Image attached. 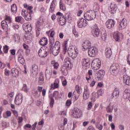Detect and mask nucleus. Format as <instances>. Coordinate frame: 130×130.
<instances>
[{
    "instance_id": "obj_20",
    "label": "nucleus",
    "mask_w": 130,
    "mask_h": 130,
    "mask_svg": "<svg viewBox=\"0 0 130 130\" xmlns=\"http://www.w3.org/2000/svg\"><path fill=\"white\" fill-rule=\"evenodd\" d=\"M52 74V72L51 69L47 68L45 71V76L47 80H49L51 78V75Z\"/></svg>"
},
{
    "instance_id": "obj_44",
    "label": "nucleus",
    "mask_w": 130,
    "mask_h": 130,
    "mask_svg": "<svg viewBox=\"0 0 130 130\" xmlns=\"http://www.w3.org/2000/svg\"><path fill=\"white\" fill-rule=\"evenodd\" d=\"M53 48L56 49H60V43L58 41L56 42Z\"/></svg>"
},
{
    "instance_id": "obj_51",
    "label": "nucleus",
    "mask_w": 130,
    "mask_h": 130,
    "mask_svg": "<svg viewBox=\"0 0 130 130\" xmlns=\"http://www.w3.org/2000/svg\"><path fill=\"white\" fill-rule=\"evenodd\" d=\"M3 51L4 53H8L9 51V47L7 45H5L3 47Z\"/></svg>"
},
{
    "instance_id": "obj_40",
    "label": "nucleus",
    "mask_w": 130,
    "mask_h": 130,
    "mask_svg": "<svg viewBox=\"0 0 130 130\" xmlns=\"http://www.w3.org/2000/svg\"><path fill=\"white\" fill-rule=\"evenodd\" d=\"M54 8H55V4H54V1H53L51 3V6L49 9V12H50V13H53V11H54Z\"/></svg>"
},
{
    "instance_id": "obj_34",
    "label": "nucleus",
    "mask_w": 130,
    "mask_h": 130,
    "mask_svg": "<svg viewBox=\"0 0 130 130\" xmlns=\"http://www.w3.org/2000/svg\"><path fill=\"white\" fill-rule=\"evenodd\" d=\"M106 56L107 58H109L112 55V51L111 48H107L105 50Z\"/></svg>"
},
{
    "instance_id": "obj_26",
    "label": "nucleus",
    "mask_w": 130,
    "mask_h": 130,
    "mask_svg": "<svg viewBox=\"0 0 130 130\" xmlns=\"http://www.w3.org/2000/svg\"><path fill=\"white\" fill-rule=\"evenodd\" d=\"M1 25L3 30L5 31H8L9 29V25H8V22L6 20H3L1 22Z\"/></svg>"
},
{
    "instance_id": "obj_25",
    "label": "nucleus",
    "mask_w": 130,
    "mask_h": 130,
    "mask_svg": "<svg viewBox=\"0 0 130 130\" xmlns=\"http://www.w3.org/2000/svg\"><path fill=\"white\" fill-rule=\"evenodd\" d=\"M90 96V91L88 89H85L84 92L83 94V99L84 100H88Z\"/></svg>"
},
{
    "instance_id": "obj_39",
    "label": "nucleus",
    "mask_w": 130,
    "mask_h": 130,
    "mask_svg": "<svg viewBox=\"0 0 130 130\" xmlns=\"http://www.w3.org/2000/svg\"><path fill=\"white\" fill-rule=\"evenodd\" d=\"M52 54H53V55H57V54H58V53H59V49H57L55 48H52Z\"/></svg>"
},
{
    "instance_id": "obj_1",
    "label": "nucleus",
    "mask_w": 130,
    "mask_h": 130,
    "mask_svg": "<svg viewBox=\"0 0 130 130\" xmlns=\"http://www.w3.org/2000/svg\"><path fill=\"white\" fill-rule=\"evenodd\" d=\"M84 18L87 21H92L96 18V12L93 10H89L84 14Z\"/></svg>"
},
{
    "instance_id": "obj_53",
    "label": "nucleus",
    "mask_w": 130,
    "mask_h": 130,
    "mask_svg": "<svg viewBox=\"0 0 130 130\" xmlns=\"http://www.w3.org/2000/svg\"><path fill=\"white\" fill-rule=\"evenodd\" d=\"M121 75H124L126 74V68L123 67L120 71Z\"/></svg>"
},
{
    "instance_id": "obj_46",
    "label": "nucleus",
    "mask_w": 130,
    "mask_h": 130,
    "mask_svg": "<svg viewBox=\"0 0 130 130\" xmlns=\"http://www.w3.org/2000/svg\"><path fill=\"white\" fill-rule=\"evenodd\" d=\"M63 49L64 54H66V52L68 51V46L67 45V42L64 43V45H63Z\"/></svg>"
},
{
    "instance_id": "obj_28",
    "label": "nucleus",
    "mask_w": 130,
    "mask_h": 130,
    "mask_svg": "<svg viewBox=\"0 0 130 130\" xmlns=\"http://www.w3.org/2000/svg\"><path fill=\"white\" fill-rule=\"evenodd\" d=\"M11 73L12 74L13 77L17 78L19 76V70L16 68H12L11 70Z\"/></svg>"
},
{
    "instance_id": "obj_12",
    "label": "nucleus",
    "mask_w": 130,
    "mask_h": 130,
    "mask_svg": "<svg viewBox=\"0 0 130 130\" xmlns=\"http://www.w3.org/2000/svg\"><path fill=\"white\" fill-rule=\"evenodd\" d=\"M82 46L83 48V50L84 51L87 50H89L90 48H92V44H91V42L89 41H86L84 42Z\"/></svg>"
},
{
    "instance_id": "obj_11",
    "label": "nucleus",
    "mask_w": 130,
    "mask_h": 130,
    "mask_svg": "<svg viewBox=\"0 0 130 130\" xmlns=\"http://www.w3.org/2000/svg\"><path fill=\"white\" fill-rule=\"evenodd\" d=\"M114 25H115V21L113 19L108 20L105 23V25L108 29L113 28Z\"/></svg>"
},
{
    "instance_id": "obj_41",
    "label": "nucleus",
    "mask_w": 130,
    "mask_h": 130,
    "mask_svg": "<svg viewBox=\"0 0 130 130\" xmlns=\"http://www.w3.org/2000/svg\"><path fill=\"white\" fill-rule=\"evenodd\" d=\"M4 21H6L8 24H11L12 23V18L11 16L6 15L5 16V20Z\"/></svg>"
},
{
    "instance_id": "obj_57",
    "label": "nucleus",
    "mask_w": 130,
    "mask_h": 130,
    "mask_svg": "<svg viewBox=\"0 0 130 130\" xmlns=\"http://www.w3.org/2000/svg\"><path fill=\"white\" fill-rule=\"evenodd\" d=\"M34 96L36 97V98H38L40 96V92L38 91H35L34 93Z\"/></svg>"
},
{
    "instance_id": "obj_55",
    "label": "nucleus",
    "mask_w": 130,
    "mask_h": 130,
    "mask_svg": "<svg viewBox=\"0 0 130 130\" xmlns=\"http://www.w3.org/2000/svg\"><path fill=\"white\" fill-rule=\"evenodd\" d=\"M87 109H88V110H91V109H92V102H89L88 103V105H87Z\"/></svg>"
},
{
    "instance_id": "obj_63",
    "label": "nucleus",
    "mask_w": 130,
    "mask_h": 130,
    "mask_svg": "<svg viewBox=\"0 0 130 130\" xmlns=\"http://www.w3.org/2000/svg\"><path fill=\"white\" fill-rule=\"evenodd\" d=\"M91 78H92V76L91 75H89V74H88L86 77V79L87 80L88 83H89V81L90 80H91Z\"/></svg>"
},
{
    "instance_id": "obj_37",
    "label": "nucleus",
    "mask_w": 130,
    "mask_h": 130,
    "mask_svg": "<svg viewBox=\"0 0 130 130\" xmlns=\"http://www.w3.org/2000/svg\"><path fill=\"white\" fill-rule=\"evenodd\" d=\"M11 11L13 14H17L18 9H17V5L16 4H13L11 6Z\"/></svg>"
},
{
    "instance_id": "obj_33",
    "label": "nucleus",
    "mask_w": 130,
    "mask_h": 130,
    "mask_svg": "<svg viewBox=\"0 0 130 130\" xmlns=\"http://www.w3.org/2000/svg\"><path fill=\"white\" fill-rule=\"evenodd\" d=\"M47 43H48V40L46 38H43L40 41V44L42 46L47 45Z\"/></svg>"
},
{
    "instance_id": "obj_10",
    "label": "nucleus",
    "mask_w": 130,
    "mask_h": 130,
    "mask_svg": "<svg viewBox=\"0 0 130 130\" xmlns=\"http://www.w3.org/2000/svg\"><path fill=\"white\" fill-rule=\"evenodd\" d=\"M127 21L125 18H123L121 22L118 23V28L119 30H123L126 27Z\"/></svg>"
},
{
    "instance_id": "obj_13",
    "label": "nucleus",
    "mask_w": 130,
    "mask_h": 130,
    "mask_svg": "<svg viewBox=\"0 0 130 130\" xmlns=\"http://www.w3.org/2000/svg\"><path fill=\"white\" fill-rule=\"evenodd\" d=\"M87 21L84 18H80L77 22V26L79 28H83V27H85Z\"/></svg>"
},
{
    "instance_id": "obj_47",
    "label": "nucleus",
    "mask_w": 130,
    "mask_h": 130,
    "mask_svg": "<svg viewBox=\"0 0 130 130\" xmlns=\"http://www.w3.org/2000/svg\"><path fill=\"white\" fill-rule=\"evenodd\" d=\"M14 39L15 40V42L19 43L20 42V40L21 39V38L18 35H15Z\"/></svg>"
},
{
    "instance_id": "obj_59",
    "label": "nucleus",
    "mask_w": 130,
    "mask_h": 130,
    "mask_svg": "<svg viewBox=\"0 0 130 130\" xmlns=\"http://www.w3.org/2000/svg\"><path fill=\"white\" fill-rule=\"evenodd\" d=\"M76 90L78 94H81V89H80V87L78 85L76 86Z\"/></svg>"
},
{
    "instance_id": "obj_62",
    "label": "nucleus",
    "mask_w": 130,
    "mask_h": 130,
    "mask_svg": "<svg viewBox=\"0 0 130 130\" xmlns=\"http://www.w3.org/2000/svg\"><path fill=\"white\" fill-rule=\"evenodd\" d=\"M0 68L2 69V70L5 69V68H6V64L2 62V61H0Z\"/></svg>"
},
{
    "instance_id": "obj_36",
    "label": "nucleus",
    "mask_w": 130,
    "mask_h": 130,
    "mask_svg": "<svg viewBox=\"0 0 130 130\" xmlns=\"http://www.w3.org/2000/svg\"><path fill=\"white\" fill-rule=\"evenodd\" d=\"M39 84L40 85H42V84H44V76L43 74H40V77L39 78Z\"/></svg>"
},
{
    "instance_id": "obj_42",
    "label": "nucleus",
    "mask_w": 130,
    "mask_h": 130,
    "mask_svg": "<svg viewBox=\"0 0 130 130\" xmlns=\"http://www.w3.org/2000/svg\"><path fill=\"white\" fill-rule=\"evenodd\" d=\"M113 110V105L110 104L107 107V112L111 113L112 112V111Z\"/></svg>"
},
{
    "instance_id": "obj_14",
    "label": "nucleus",
    "mask_w": 130,
    "mask_h": 130,
    "mask_svg": "<svg viewBox=\"0 0 130 130\" xmlns=\"http://www.w3.org/2000/svg\"><path fill=\"white\" fill-rule=\"evenodd\" d=\"M38 75V66L36 64L32 65V68L31 70V76L35 78Z\"/></svg>"
},
{
    "instance_id": "obj_35",
    "label": "nucleus",
    "mask_w": 130,
    "mask_h": 130,
    "mask_svg": "<svg viewBox=\"0 0 130 130\" xmlns=\"http://www.w3.org/2000/svg\"><path fill=\"white\" fill-rule=\"evenodd\" d=\"M59 82L58 81V80H56L53 84H52L51 85V89H57L59 87Z\"/></svg>"
},
{
    "instance_id": "obj_49",
    "label": "nucleus",
    "mask_w": 130,
    "mask_h": 130,
    "mask_svg": "<svg viewBox=\"0 0 130 130\" xmlns=\"http://www.w3.org/2000/svg\"><path fill=\"white\" fill-rule=\"evenodd\" d=\"M32 9L33 7L28 6V7H27V9H26V10H27L26 13H30V14H34L33 11H32Z\"/></svg>"
},
{
    "instance_id": "obj_22",
    "label": "nucleus",
    "mask_w": 130,
    "mask_h": 130,
    "mask_svg": "<svg viewBox=\"0 0 130 130\" xmlns=\"http://www.w3.org/2000/svg\"><path fill=\"white\" fill-rule=\"evenodd\" d=\"M105 75V71L104 70H99L96 73L97 78L100 80L103 79Z\"/></svg>"
},
{
    "instance_id": "obj_58",
    "label": "nucleus",
    "mask_w": 130,
    "mask_h": 130,
    "mask_svg": "<svg viewBox=\"0 0 130 130\" xmlns=\"http://www.w3.org/2000/svg\"><path fill=\"white\" fill-rule=\"evenodd\" d=\"M21 20H22V17L21 16H17L15 18V21L18 23H19V22H21Z\"/></svg>"
},
{
    "instance_id": "obj_60",
    "label": "nucleus",
    "mask_w": 130,
    "mask_h": 130,
    "mask_svg": "<svg viewBox=\"0 0 130 130\" xmlns=\"http://www.w3.org/2000/svg\"><path fill=\"white\" fill-rule=\"evenodd\" d=\"M73 33L75 37H79V34L78 33V32H77V31H76V29L73 30Z\"/></svg>"
},
{
    "instance_id": "obj_43",
    "label": "nucleus",
    "mask_w": 130,
    "mask_h": 130,
    "mask_svg": "<svg viewBox=\"0 0 130 130\" xmlns=\"http://www.w3.org/2000/svg\"><path fill=\"white\" fill-rule=\"evenodd\" d=\"M59 7H60V10H62V11H66V10H67V8L66 7V5H64V4H62V3H61V1H60Z\"/></svg>"
},
{
    "instance_id": "obj_56",
    "label": "nucleus",
    "mask_w": 130,
    "mask_h": 130,
    "mask_svg": "<svg viewBox=\"0 0 130 130\" xmlns=\"http://www.w3.org/2000/svg\"><path fill=\"white\" fill-rule=\"evenodd\" d=\"M72 104V101L70 100H68L66 103V106H68L69 107V106H71V105Z\"/></svg>"
},
{
    "instance_id": "obj_16",
    "label": "nucleus",
    "mask_w": 130,
    "mask_h": 130,
    "mask_svg": "<svg viewBox=\"0 0 130 130\" xmlns=\"http://www.w3.org/2000/svg\"><path fill=\"white\" fill-rule=\"evenodd\" d=\"M23 28L26 32H31L32 31V26L30 23H25L23 25Z\"/></svg>"
},
{
    "instance_id": "obj_31",
    "label": "nucleus",
    "mask_w": 130,
    "mask_h": 130,
    "mask_svg": "<svg viewBox=\"0 0 130 130\" xmlns=\"http://www.w3.org/2000/svg\"><path fill=\"white\" fill-rule=\"evenodd\" d=\"M32 15L33 13H31V12H26L25 14V19L26 21H31L32 19Z\"/></svg>"
},
{
    "instance_id": "obj_48",
    "label": "nucleus",
    "mask_w": 130,
    "mask_h": 130,
    "mask_svg": "<svg viewBox=\"0 0 130 130\" xmlns=\"http://www.w3.org/2000/svg\"><path fill=\"white\" fill-rule=\"evenodd\" d=\"M51 64H53L54 69H58L59 64L57 62H55V61H52Z\"/></svg>"
},
{
    "instance_id": "obj_54",
    "label": "nucleus",
    "mask_w": 130,
    "mask_h": 130,
    "mask_svg": "<svg viewBox=\"0 0 130 130\" xmlns=\"http://www.w3.org/2000/svg\"><path fill=\"white\" fill-rule=\"evenodd\" d=\"M22 91H24V92H28L29 91V89H28V88H27V85L24 84L23 86L22 89Z\"/></svg>"
},
{
    "instance_id": "obj_21",
    "label": "nucleus",
    "mask_w": 130,
    "mask_h": 130,
    "mask_svg": "<svg viewBox=\"0 0 130 130\" xmlns=\"http://www.w3.org/2000/svg\"><path fill=\"white\" fill-rule=\"evenodd\" d=\"M69 70H71V69L64 66V65L61 67V72L64 76H67V75H68Z\"/></svg>"
},
{
    "instance_id": "obj_38",
    "label": "nucleus",
    "mask_w": 130,
    "mask_h": 130,
    "mask_svg": "<svg viewBox=\"0 0 130 130\" xmlns=\"http://www.w3.org/2000/svg\"><path fill=\"white\" fill-rule=\"evenodd\" d=\"M98 98H99V94H98V93L95 92H92V96L91 97V100L94 102L96 101V100L98 99Z\"/></svg>"
},
{
    "instance_id": "obj_4",
    "label": "nucleus",
    "mask_w": 130,
    "mask_h": 130,
    "mask_svg": "<svg viewBox=\"0 0 130 130\" xmlns=\"http://www.w3.org/2000/svg\"><path fill=\"white\" fill-rule=\"evenodd\" d=\"M100 67H101V60L98 58L94 59L91 62V68L94 71H97L100 69Z\"/></svg>"
},
{
    "instance_id": "obj_45",
    "label": "nucleus",
    "mask_w": 130,
    "mask_h": 130,
    "mask_svg": "<svg viewBox=\"0 0 130 130\" xmlns=\"http://www.w3.org/2000/svg\"><path fill=\"white\" fill-rule=\"evenodd\" d=\"M54 44V39H51L50 41V50H52V47L53 46V45Z\"/></svg>"
},
{
    "instance_id": "obj_50",
    "label": "nucleus",
    "mask_w": 130,
    "mask_h": 130,
    "mask_svg": "<svg viewBox=\"0 0 130 130\" xmlns=\"http://www.w3.org/2000/svg\"><path fill=\"white\" fill-rule=\"evenodd\" d=\"M25 39L26 40L27 42H31V40H32V37L31 36H25Z\"/></svg>"
},
{
    "instance_id": "obj_29",
    "label": "nucleus",
    "mask_w": 130,
    "mask_h": 130,
    "mask_svg": "<svg viewBox=\"0 0 130 130\" xmlns=\"http://www.w3.org/2000/svg\"><path fill=\"white\" fill-rule=\"evenodd\" d=\"M122 36V34L119 32H115L114 35V38L116 41H120V37Z\"/></svg>"
},
{
    "instance_id": "obj_27",
    "label": "nucleus",
    "mask_w": 130,
    "mask_h": 130,
    "mask_svg": "<svg viewBox=\"0 0 130 130\" xmlns=\"http://www.w3.org/2000/svg\"><path fill=\"white\" fill-rule=\"evenodd\" d=\"M123 82L126 85H129L130 84V78L127 75H124L123 77Z\"/></svg>"
},
{
    "instance_id": "obj_17",
    "label": "nucleus",
    "mask_w": 130,
    "mask_h": 130,
    "mask_svg": "<svg viewBox=\"0 0 130 130\" xmlns=\"http://www.w3.org/2000/svg\"><path fill=\"white\" fill-rule=\"evenodd\" d=\"M119 89L118 88H115L113 93H112V99L115 98V99H117L119 96Z\"/></svg>"
},
{
    "instance_id": "obj_32",
    "label": "nucleus",
    "mask_w": 130,
    "mask_h": 130,
    "mask_svg": "<svg viewBox=\"0 0 130 130\" xmlns=\"http://www.w3.org/2000/svg\"><path fill=\"white\" fill-rule=\"evenodd\" d=\"M81 62L83 67H86V68H89V67H90V63H89V60L87 59H83Z\"/></svg>"
},
{
    "instance_id": "obj_8",
    "label": "nucleus",
    "mask_w": 130,
    "mask_h": 130,
    "mask_svg": "<svg viewBox=\"0 0 130 130\" xmlns=\"http://www.w3.org/2000/svg\"><path fill=\"white\" fill-rule=\"evenodd\" d=\"M88 53L89 56L94 57L98 53V49L95 47L92 46L91 48L88 50Z\"/></svg>"
},
{
    "instance_id": "obj_19",
    "label": "nucleus",
    "mask_w": 130,
    "mask_h": 130,
    "mask_svg": "<svg viewBox=\"0 0 130 130\" xmlns=\"http://www.w3.org/2000/svg\"><path fill=\"white\" fill-rule=\"evenodd\" d=\"M64 66L69 68L72 69V62H71V59L70 58H66L64 60Z\"/></svg>"
},
{
    "instance_id": "obj_2",
    "label": "nucleus",
    "mask_w": 130,
    "mask_h": 130,
    "mask_svg": "<svg viewBox=\"0 0 130 130\" xmlns=\"http://www.w3.org/2000/svg\"><path fill=\"white\" fill-rule=\"evenodd\" d=\"M68 54L70 56V57H72V58H76L77 56H78V48L77 47H75L74 49H73V47L70 46L69 47L68 50Z\"/></svg>"
},
{
    "instance_id": "obj_6",
    "label": "nucleus",
    "mask_w": 130,
    "mask_h": 130,
    "mask_svg": "<svg viewBox=\"0 0 130 130\" xmlns=\"http://www.w3.org/2000/svg\"><path fill=\"white\" fill-rule=\"evenodd\" d=\"M48 48L45 47H41L38 52V54L40 57H46L48 55Z\"/></svg>"
},
{
    "instance_id": "obj_18",
    "label": "nucleus",
    "mask_w": 130,
    "mask_h": 130,
    "mask_svg": "<svg viewBox=\"0 0 130 130\" xmlns=\"http://www.w3.org/2000/svg\"><path fill=\"white\" fill-rule=\"evenodd\" d=\"M117 9V8L116 7V5H115L114 4H112V3H111L110 4V6L109 8H108V10H109L110 13H111V14H114V13H115V12H116Z\"/></svg>"
},
{
    "instance_id": "obj_5",
    "label": "nucleus",
    "mask_w": 130,
    "mask_h": 130,
    "mask_svg": "<svg viewBox=\"0 0 130 130\" xmlns=\"http://www.w3.org/2000/svg\"><path fill=\"white\" fill-rule=\"evenodd\" d=\"M56 17L57 18V21L61 26H63V25L66 24V17L63 16V15L60 12H57L56 13Z\"/></svg>"
},
{
    "instance_id": "obj_61",
    "label": "nucleus",
    "mask_w": 130,
    "mask_h": 130,
    "mask_svg": "<svg viewBox=\"0 0 130 130\" xmlns=\"http://www.w3.org/2000/svg\"><path fill=\"white\" fill-rule=\"evenodd\" d=\"M5 75L6 76H10V70H8L7 69H6L5 70Z\"/></svg>"
},
{
    "instance_id": "obj_24",
    "label": "nucleus",
    "mask_w": 130,
    "mask_h": 130,
    "mask_svg": "<svg viewBox=\"0 0 130 130\" xmlns=\"http://www.w3.org/2000/svg\"><path fill=\"white\" fill-rule=\"evenodd\" d=\"M82 113V110L79 108H76L73 112V116L75 118H78L79 116Z\"/></svg>"
},
{
    "instance_id": "obj_52",
    "label": "nucleus",
    "mask_w": 130,
    "mask_h": 130,
    "mask_svg": "<svg viewBox=\"0 0 130 130\" xmlns=\"http://www.w3.org/2000/svg\"><path fill=\"white\" fill-rule=\"evenodd\" d=\"M102 39L104 41H105V40L107 39V34H106V32L102 34Z\"/></svg>"
},
{
    "instance_id": "obj_30",
    "label": "nucleus",
    "mask_w": 130,
    "mask_h": 130,
    "mask_svg": "<svg viewBox=\"0 0 130 130\" xmlns=\"http://www.w3.org/2000/svg\"><path fill=\"white\" fill-rule=\"evenodd\" d=\"M130 97L129 91L127 89H125L123 93V99H128Z\"/></svg>"
},
{
    "instance_id": "obj_3",
    "label": "nucleus",
    "mask_w": 130,
    "mask_h": 130,
    "mask_svg": "<svg viewBox=\"0 0 130 130\" xmlns=\"http://www.w3.org/2000/svg\"><path fill=\"white\" fill-rule=\"evenodd\" d=\"M49 97L50 100L49 104L50 106L51 107H53V104H54V99H53V97H54L55 99H58V98L60 97V95L59 94L58 91H55L53 94H51Z\"/></svg>"
},
{
    "instance_id": "obj_7",
    "label": "nucleus",
    "mask_w": 130,
    "mask_h": 130,
    "mask_svg": "<svg viewBox=\"0 0 130 130\" xmlns=\"http://www.w3.org/2000/svg\"><path fill=\"white\" fill-rule=\"evenodd\" d=\"M119 71V65L118 63H114L110 67V72L112 75H117Z\"/></svg>"
},
{
    "instance_id": "obj_64",
    "label": "nucleus",
    "mask_w": 130,
    "mask_h": 130,
    "mask_svg": "<svg viewBox=\"0 0 130 130\" xmlns=\"http://www.w3.org/2000/svg\"><path fill=\"white\" fill-rule=\"evenodd\" d=\"M127 61L130 66V55H128V56L127 57Z\"/></svg>"
},
{
    "instance_id": "obj_15",
    "label": "nucleus",
    "mask_w": 130,
    "mask_h": 130,
    "mask_svg": "<svg viewBox=\"0 0 130 130\" xmlns=\"http://www.w3.org/2000/svg\"><path fill=\"white\" fill-rule=\"evenodd\" d=\"M91 34L94 37H98L100 35V29L98 28V26H95L91 30Z\"/></svg>"
},
{
    "instance_id": "obj_23",
    "label": "nucleus",
    "mask_w": 130,
    "mask_h": 130,
    "mask_svg": "<svg viewBox=\"0 0 130 130\" xmlns=\"http://www.w3.org/2000/svg\"><path fill=\"white\" fill-rule=\"evenodd\" d=\"M18 61L21 64H25V59L23 57V53L21 52H18Z\"/></svg>"
},
{
    "instance_id": "obj_9",
    "label": "nucleus",
    "mask_w": 130,
    "mask_h": 130,
    "mask_svg": "<svg viewBox=\"0 0 130 130\" xmlns=\"http://www.w3.org/2000/svg\"><path fill=\"white\" fill-rule=\"evenodd\" d=\"M23 102V94L18 92L15 97L14 102L16 105H20Z\"/></svg>"
}]
</instances>
